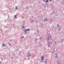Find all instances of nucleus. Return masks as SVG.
I'll use <instances>...</instances> for the list:
<instances>
[{"label": "nucleus", "mask_w": 64, "mask_h": 64, "mask_svg": "<svg viewBox=\"0 0 64 64\" xmlns=\"http://www.w3.org/2000/svg\"><path fill=\"white\" fill-rule=\"evenodd\" d=\"M27 55L28 57H30L31 56V54L30 53L27 54Z\"/></svg>", "instance_id": "1"}, {"label": "nucleus", "mask_w": 64, "mask_h": 64, "mask_svg": "<svg viewBox=\"0 0 64 64\" xmlns=\"http://www.w3.org/2000/svg\"><path fill=\"white\" fill-rule=\"evenodd\" d=\"M41 58L42 60H43V59H44V56H42L41 57Z\"/></svg>", "instance_id": "2"}, {"label": "nucleus", "mask_w": 64, "mask_h": 64, "mask_svg": "<svg viewBox=\"0 0 64 64\" xmlns=\"http://www.w3.org/2000/svg\"><path fill=\"white\" fill-rule=\"evenodd\" d=\"M16 16H17V15H15L14 16V18H16V19H17V17H16Z\"/></svg>", "instance_id": "3"}, {"label": "nucleus", "mask_w": 64, "mask_h": 64, "mask_svg": "<svg viewBox=\"0 0 64 64\" xmlns=\"http://www.w3.org/2000/svg\"><path fill=\"white\" fill-rule=\"evenodd\" d=\"M26 30L27 31H29V30H30V29H26Z\"/></svg>", "instance_id": "4"}, {"label": "nucleus", "mask_w": 64, "mask_h": 64, "mask_svg": "<svg viewBox=\"0 0 64 64\" xmlns=\"http://www.w3.org/2000/svg\"><path fill=\"white\" fill-rule=\"evenodd\" d=\"M2 45H3V46L4 47V46H5V44H4V43H3L2 44Z\"/></svg>", "instance_id": "5"}, {"label": "nucleus", "mask_w": 64, "mask_h": 64, "mask_svg": "<svg viewBox=\"0 0 64 64\" xmlns=\"http://www.w3.org/2000/svg\"><path fill=\"white\" fill-rule=\"evenodd\" d=\"M8 44H9L10 46H11V44H10V43L9 42L8 43Z\"/></svg>", "instance_id": "6"}, {"label": "nucleus", "mask_w": 64, "mask_h": 64, "mask_svg": "<svg viewBox=\"0 0 64 64\" xmlns=\"http://www.w3.org/2000/svg\"><path fill=\"white\" fill-rule=\"evenodd\" d=\"M48 2V0H46V2Z\"/></svg>", "instance_id": "7"}, {"label": "nucleus", "mask_w": 64, "mask_h": 64, "mask_svg": "<svg viewBox=\"0 0 64 64\" xmlns=\"http://www.w3.org/2000/svg\"><path fill=\"white\" fill-rule=\"evenodd\" d=\"M58 27H60V26H59V24H58Z\"/></svg>", "instance_id": "8"}, {"label": "nucleus", "mask_w": 64, "mask_h": 64, "mask_svg": "<svg viewBox=\"0 0 64 64\" xmlns=\"http://www.w3.org/2000/svg\"><path fill=\"white\" fill-rule=\"evenodd\" d=\"M48 44L49 45L48 46L49 47H50V46H49V45H50V44L48 43Z\"/></svg>", "instance_id": "9"}, {"label": "nucleus", "mask_w": 64, "mask_h": 64, "mask_svg": "<svg viewBox=\"0 0 64 64\" xmlns=\"http://www.w3.org/2000/svg\"><path fill=\"white\" fill-rule=\"evenodd\" d=\"M45 63L46 64L47 63V61H46L45 62Z\"/></svg>", "instance_id": "10"}, {"label": "nucleus", "mask_w": 64, "mask_h": 64, "mask_svg": "<svg viewBox=\"0 0 64 64\" xmlns=\"http://www.w3.org/2000/svg\"><path fill=\"white\" fill-rule=\"evenodd\" d=\"M16 9H17V6H16Z\"/></svg>", "instance_id": "11"}, {"label": "nucleus", "mask_w": 64, "mask_h": 64, "mask_svg": "<svg viewBox=\"0 0 64 64\" xmlns=\"http://www.w3.org/2000/svg\"><path fill=\"white\" fill-rule=\"evenodd\" d=\"M48 40H49V38H48Z\"/></svg>", "instance_id": "12"}, {"label": "nucleus", "mask_w": 64, "mask_h": 64, "mask_svg": "<svg viewBox=\"0 0 64 64\" xmlns=\"http://www.w3.org/2000/svg\"><path fill=\"white\" fill-rule=\"evenodd\" d=\"M27 31V30H25V32H26V31Z\"/></svg>", "instance_id": "13"}, {"label": "nucleus", "mask_w": 64, "mask_h": 64, "mask_svg": "<svg viewBox=\"0 0 64 64\" xmlns=\"http://www.w3.org/2000/svg\"><path fill=\"white\" fill-rule=\"evenodd\" d=\"M49 0L50 1H51V0L53 1V0Z\"/></svg>", "instance_id": "14"}, {"label": "nucleus", "mask_w": 64, "mask_h": 64, "mask_svg": "<svg viewBox=\"0 0 64 64\" xmlns=\"http://www.w3.org/2000/svg\"><path fill=\"white\" fill-rule=\"evenodd\" d=\"M46 21H47V19H46Z\"/></svg>", "instance_id": "15"}, {"label": "nucleus", "mask_w": 64, "mask_h": 64, "mask_svg": "<svg viewBox=\"0 0 64 64\" xmlns=\"http://www.w3.org/2000/svg\"><path fill=\"white\" fill-rule=\"evenodd\" d=\"M22 27L23 28H24V26H22Z\"/></svg>", "instance_id": "16"}, {"label": "nucleus", "mask_w": 64, "mask_h": 64, "mask_svg": "<svg viewBox=\"0 0 64 64\" xmlns=\"http://www.w3.org/2000/svg\"><path fill=\"white\" fill-rule=\"evenodd\" d=\"M55 55H57V54H56Z\"/></svg>", "instance_id": "17"}, {"label": "nucleus", "mask_w": 64, "mask_h": 64, "mask_svg": "<svg viewBox=\"0 0 64 64\" xmlns=\"http://www.w3.org/2000/svg\"><path fill=\"white\" fill-rule=\"evenodd\" d=\"M10 42H11V40H10Z\"/></svg>", "instance_id": "18"}, {"label": "nucleus", "mask_w": 64, "mask_h": 64, "mask_svg": "<svg viewBox=\"0 0 64 64\" xmlns=\"http://www.w3.org/2000/svg\"><path fill=\"white\" fill-rule=\"evenodd\" d=\"M44 2H45V0H44Z\"/></svg>", "instance_id": "19"}, {"label": "nucleus", "mask_w": 64, "mask_h": 64, "mask_svg": "<svg viewBox=\"0 0 64 64\" xmlns=\"http://www.w3.org/2000/svg\"><path fill=\"white\" fill-rule=\"evenodd\" d=\"M23 38H24V36H23Z\"/></svg>", "instance_id": "20"}, {"label": "nucleus", "mask_w": 64, "mask_h": 64, "mask_svg": "<svg viewBox=\"0 0 64 64\" xmlns=\"http://www.w3.org/2000/svg\"><path fill=\"white\" fill-rule=\"evenodd\" d=\"M50 38H51V36H50Z\"/></svg>", "instance_id": "21"}, {"label": "nucleus", "mask_w": 64, "mask_h": 64, "mask_svg": "<svg viewBox=\"0 0 64 64\" xmlns=\"http://www.w3.org/2000/svg\"><path fill=\"white\" fill-rule=\"evenodd\" d=\"M56 57H57V56H56Z\"/></svg>", "instance_id": "22"}]
</instances>
